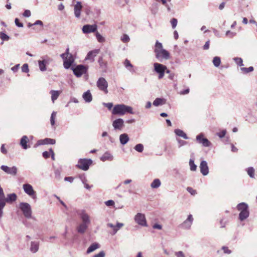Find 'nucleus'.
<instances>
[{
  "instance_id": "1",
  "label": "nucleus",
  "mask_w": 257,
  "mask_h": 257,
  "mask_svg": "<svg viewBox=\"0 0 257 257\" xmlns=\"http://www.w3.org/2000/svg\"><path fill=\"white\" fill-rule=\"evenodd\" d=\"M154 52L156 58L161 62L163 60H168L170 58L169 52L163 49L162 44L158 41L156 42Z\"/></svg>"
},
{
  "instance_id": "2",
  "label": "nucleus",
  "mask_w": 257,
  "mask_h": 257,
  "mask_svg": "<svg viewBox=\"0 0 257 257\" xmlns=\"http://www.w3.org/2000/svg\"><path fill=\"white\" fill-rule=\"evenodd\" d=\"M126 113L134 114L133 108L131 106L123 104L115 105L112 110L113 115H123Z\"/></svg>"
},
{
  "instance_id": "3",
  "label": "nucleus",
  "mask_w": 257,
  "mask_h": 257,
  "mask_svg": "<svg viewBox=\"0 0 257 257\" xmlns=\"http://www.w3.org/2000/svg\"><path fill=\"white\" fill-rule=\"evenodd\" d=\"M17 198V195L15 193L9 194L7 195V198H5L3 190L0 187V211H3L6 202L12 203L16 200Z\"/></svg>"
},
{
  "instance_id": "4",
  "label": "nucleus",
  "mask_w": 257,
  "mask_h": 257,
  "mask_svg": "<svg viewBox=\"0 0 257 257\" xmlns=\"http://www.w3.org/2000/svg\"><path fill=\"white\" fill-rule=\"evenodd\" d=\"M237 209L240 211L239 219L240 221H243L248 217L249 212L247 204L244 202L240 203L237 205Z\"/></svg>"
},
{
  "instance_id": "5",
  "label": "nucleus",
  "mask_w": 257,
  "mask_h": 257,
  "mask_svg": "<svg viewBox=\"0 0 257 257\" xmlns=\"http://www.w3.org/2000/svg\"><path fill=\"white\" fill-rule=\"evenodd\" d=\"M19 208L23 212L25 217L31 218L32 217V209L30 205L26 202H22L19 204Z\"/></svg>"
},
{
  "instance_id": "6",
  "label": "nucleus",
  "mask_w": 257,
  "mask_h": 257,
  "mask_svg": "<svg viewBox=\"0 0 257 257\" xmlns=\"http://www.w3.org/2000/svg\"><path fill=\"white\" fill-rule=\"evenodd\" d=\"M154 71L158 74V78L159 79H162L164 75L165 71L166 70V66L159 63H154Z\"/></svg>"
},
{
  "instance_id": "7",
  "label": "nucleus",
  "mask_w": 257,
  "mask_h": 257,
  "mask_svg": "<svg viewBox=\"0 0 257 257\" xmlns=\"http://www.w3.org/2000/svg\"><path fill=\"white\" fill-rule=\"evenodd\" d=\"M71 69L76 77H80L87 72L88 67L83 65H78L75 67H72Z\"/></svg>"
},
{
  "instance_id": "8",
  "label": "nucleus",
  "mask_w": 257,
  "mask_h": 257,
  "mask_svg": "<svg viewBox=\"0 0 257 257\" xmlns=\"http://www.w3.org/2000/svg\"><path fill=\"white\" fill-rule=\"evenodd\" d=\"M96 85L98 89L105 94L108 93V83L103 77H100L96 82Z\"/></svg>"
},
{
  "instance_id": "9",
  "label": "nucleus",
  "mask_w": 257,
  "mask_h": 257,
  "mask_svg": "<svg viewBox=\"0 0 257 257\" xmlns=\"http://www.w3.org/2000/svg\"><path fill=\"white\" fill-rule=\"evenodd\" d=\"M136 223L142 226H148L145 215L141 213H138L134 217Z\"/></svg>"
},
{
  "instance_id": "10",
  "label": "nucleus",
  "mask_w": 257,
  "mask_h": 257,
  "mask_svg": "<svg viewBox=\"0 0 257 257\" xmlns=\"http://www.w3.org/2000/svg\"><path fill=\"white\" fill-rule=\"evenodd\" d=\"M92 163V161L91 159H80L78 161L77 166L79 168L84 171H87Z\"/></svg>"
},
{
  "instance_id": "11",
  "label": "nucleus",
  "mask_w": 257,
  "mask_h": 257,
  "mask_svg": "<svg viewBox=\"0 0 257 257\" xmlns=\"http://www.w3.org/2000/svg\"><path fill=\"white\" fill-rule=\"evenodd\" d=\"M24 192L32 199L36 198V192L34 190L33 186L29 184H24L23 185Z\"/></svg>"
},
{
  "instance_id": "12",
  "label": "nucleus",
  "mask_w": 257,
  "mask_h": 257,
  "mask_svg": "<svg viewBox=\"0 0 257 257\" xmlns=\"http://www.w3.org/2000/svg\"><path fill=\"white\" fill-rule=\"evenodd\" d=\"M1 169L5 172L6 174L12 176L16 175L18 171V169L16 166L10 167L6 165H2L1 167Z\"/></svg>"
},
{
  "instance_id": "13",
  "label": "nucleus",
  "mask_w": 257,
  "mask_h": 257,
  "mask_svg": "<svg viewBox=\"0 0 257 257\" xmlns=\"http://www.w3.org/2000/svg\"><path fill=\"white\" fill-rule=\"evenodd\" d=\"M82 222L88 225L91 223V219L90 216L84 210H81L78 213Z\"/></svg>"
},
{
  "instance_id": "14",
  "label": "nucleus",
  "mask_w": 257,
  "mask_h": 257,
  "mask_svg": "<svg viewBox=\"0 0 257 257\" xmlns=\"http://www.w3.org/2000/svg\"><path fill=\"white\" fill-rule=\"evenodd\" d=\"M63 60V66L64 67L68 69L70 68L74 62V58L73 55H69V56H65L62 58Z\"/></svg>"
},
{
  "instance_id": "15",
  "label": "nucleus",
  "mask_w": 257,
  "mask_h": 257,
  "mask_svg": "<svg viewBox=\"0 0 257 257\" xmlns=\"http://www.w3.org/2000/svg\"><path fill=\"white\" fill-rule=\"evenodd\" d=\"M196 141L198 143L202 144L205 147H209L211 145L210 142L206 138H204V135L202 133L196 136Z\"/></svg>"
},
{
  "instance_id": "16",
  "label": "nucleus",
  "mask_w": 257,
  "mask_h": 257,
  "mask_svg": "<svg viewBox=\"0 0 257 257\" xmlns=\"http://www.w3.org/2000/svg\"><path fill=\"white\" fill-rule=\"evenodd\" d=\"M193 221V216L191 214H189L187 218L181 224V227L185 229H189L191 227Z\"/></svg>"
},
{
  "instance_id": "17",
  "label": "nucleus",
  "mask_w": 257,
  "mask_h": 257,
  "mask_svg": "<svg viewBox=\"0 0 257 257\" xmlns=\"http://www.w3.org/2000/svg\"><path fill=\"white\" fill-rule=\"evenodd\" d=\"M96 30L97 26L96 25H86L82 28V31L85 34L94 32Z\"/></svg>"
},
{
  "instance_id": "18",
  "label": "nucleus",
  "mask_w": 257,
  "mask_h": 257,
  "mask_svg": "<svg viewBox=\"0 0 257 257\" xmlns=\"http://www.w3.org/2000/svg\"><path fill=\"white\" fill-rule=\"evenodd\" d=\"M200 172L203 175L206 176L209 173L208 167L207 163L205 161H202L200 164Z\"/></svg>"
},
{
  "instance_id": "19",
  "label": "nucleus",
  "mask_w": 257,
  "mask_h": 257,
  "mask_svg": "<svg viewBox=\"0 0 257 257\" xmlns=\"http://www.w3.org/2000/svg\"><path fill=\"white\" fill-rule=\"evenodd\" d=\"M82 9L81 3L77 2L74 7V15L77 18H79L81 15V12Z\"/></svg>"
},
{
  "instance_id": "20",
  "label": "nucleus",
  "mask_w": 257,
  "mask_h": 257,
  "mask_svg": "<svg viewBox=\"0 0 257 257\" xmlns=\"http://www.w3.org/2000/svg\"><path fill=\"white\" fill-rule=\"evenodd\" d=\"M124 121L121 118H117L112 122V126L115 130H121L123 126Z\"/></svg>"
},
{
  "instance_id": "21",
  "label": "nucleus",
  "mask_w": 257,
  "mask_h": 257,
  "mask_svg": "<svg viewBox=\"0 0 257 257\" xmlns=\"http://www.w3.org/2000/svg\"><path fill=\"white\" fill-rule=\"evenodd\" d=\"M56 143V141L54 139L50 138H46L43 140H40L37 142V145L38 146L51 144L54 145Z\"/></svg>"
},
{
  "instance_id": "22",
  "label": "nucleus",
  "mask_w": 257,
  "mask_h": 257,
  "mask_svg": "<svg viewBox=\"0 0 257 257\" xmlns=\"http://www.w3.org/2000/svg\"><path fill=\"white\" fill-rule=\"evenodd\" d=\"M29 139L26 136H24L21 139L20 145L24 149L26 150L30 148V146L27 145Z\"/></svg>"
},
{
  "instance_id": "23",
  "label": "nucleus",
  "mask_w": 257,
  "mask_h": 257,
  "mask_svg": "<svg viewBox=\"0 0 257 257\" xmlns=\"http://www.w3.org/2000/svg\"><path fill=\"white\" fill-rule=\"evenodd\" d=\"M82 97L85 101L87 103L90 102L92 100V95L89 90L83 94Z\"/></svg>"
},
{
  "instance_id": "24",
  "label": "nucleus",
  "mask_w": 257,
  "mask_h": 257,
  "mask_svg": "<svg viewBox=\"0 0 257 257\" xmlns=\"http://www.w3.org/2000/svg\"><path fill=\"white\" fill-rule=\"evenodd\" d=\"M89 225L83 223H81L77 227V231L81 234L85 232Z\"/></svg>"
},
{
  "instance_id": "25",
  "label": "nucleus",
  "mask_w": 257,
  "mask_h": 257,
  "mask_svg": "<svg viewBox=\"0 0 257 257\" xmlns=\"http://www.w3.org/2000/svg\"><path fill=\"white\" fill-rule=\"evenodd\" d=\"M50 93L51 95V100L53 103H54L55 101L57 100L59 95L61 94L60 91L52 90L50 91Z\"/></svg>"
},
{
  "instance_id": "26",
  "label": "nucleus",
  "mask_w": 257,
  "mask_h": 257,
  "mask_svg": "<svg viewBox=\"0 0 257 257\" xmlns=\"http://www.w3.org/2000/svg\"><path fill=\"white\" fill-rule=\"evenodd\" d=\"M113 159V156L109 152H105L100 158V160L105 162L106 161H112Z\"/></svg>"
},
{
  "instance_id": "27",
  "label": "nucleus",
  "mask_w": 257,
  "mask_h": 257,
  "mask_svg": "<svg viewBox=\"0 0 257 257\" xmlns=\"http://www.w3.org/2000/svg\"><path fill=\"white\" fill-rule=\"evenodd\" d=\"M129 141V137L127 134L124 133L119 136V141L121 145H125Z\"/></svg>"
},
{
  "instance_id": "28",
  "label": "nucleus",
  "mask_w": 257,
  "mask_h": 257,
  "mask_svg": "<svg viewBox=\"0 0 257 257\" xmlns=\"http://www.w3.org/2000/svg\"><path fill=\"white\" fill-rule=\"evenodd\" d=\"M100 247V245L96 242L93 243L90 246L87 248L86 253L87 254H89L91 252H93L96 249L99 248Z\"/></svg>"
},
{
  "instance_id": "29",
  "label": "nucleus",
  "mask_w": 257,
  "mask_h": 257,
  "mask_svg": "<svg viewBox=\"0 0 257 257\" xmlns=\"http://www.w3.org/2000/svg\"><path fill=\"white\" fill-rule=\"evenodd\" d=\"M97 52L96 51H90L85 57L86 60H89L91 62H93L94 57L96 56Z\"/></svg>"
},
{
  "instance_id": "30",
  "label": "nucleus",
  "mask_w": 257,
  "mask_h": 257,
  "mask_svg": "<svg viewBox=\"0 0 257 257\" xmlns=\"http://www.w3.org/2000/svg\"><path fill=\"white\" fill-rule=\"evenodd\" d=\"M39 243L37 241H32L31 243L30 250L35 253L38 251L39 249Z\"/></svg>"
},
{
  "instance_id": "31",
  "label": "nucleus",
  "mask_w": 257,
  "mask_h": 257,
  "mask_svg": "<svg viewBox=\"0 0 257 257\" xmlns=\"http://www.w3.org/2000/svg\"><path fill=\"white\" fill-rule=\"evenodd\" d=\"M174 132L175 134L180 137L183 138L184 139H188V138L187 137L186 134L181 130L180 129H176L174 131Z\"/></svg>"
},
{
  "instance_id": "32",
  "label": "nucleus",
  "mask_w": 257,
  "mask_h": 257,
  "mask_svg": "<svg viewBox=\"0 0 257 257\" xmlns=\"http://www.w3.org/2000/svg\"><path fill=\"white\" fill-rule=\"evenodd\" d=\"M161 184V181L159 179H155L151 184V187L152 188L156 189L159 188Z\"/></svg>"
},
{
  "instance_id": "33",
  "label": "nucleus",
  "mask_w": 257,
  "mask_h": 257,
  "mask_svg": "<svg viewBox=\"0 0 257 257\" xmlns=\"http://www.w3.org/2000/svg\"><path fill=\"white\" fill-rule=\"evenodd\" d=\"M246 171L247 172L248 175L251 178H254L255 170L253 167H248L246 169Z\"/></svg>"
},
{
  "instance_id": "34",
  "label": "nucleus",
  "mask_w": 257,
  "mask_h": 257,
  "mask_svg": "<svg viewBox=\"0 0 257 257\" xmlns=\"http://www.w3.org/2000/svg\"><path fill=\"white\" fill-rule=\"evenodd\" d=\"M57 112L56 111H53L51 117H50V123L52 126H54L55 124V119L56 117Z\"/></svg>"
},
{
  "instance_id": "35",
  "label": "nucleus",
  "mask_w": 257,
  "mask_h": 257,
  "mask_svg": "<svg viewBox=\"0 0 257 257\" xmlns=\"http://www.w3.org/2000/svg\"><path fill=\"white\" fill-rule=\"evenodd\" d=\"M212 62H213V65H214V66L217 67L220 64L221 60L219 57L216 56V57H214Z\"/></svg>"
},
{
  "instance_id": "36",
  "label": "nucleus",
  "mask_w": 257,
  "mask_h": 257,
  "mask_svg": "<svg viewBox=\"0 0 257 257\" xmlns=\"http://www.w3.org/2000/svg\"><path fill=\"white\" fill-rule=\"evenodd\" d=\"M38 65L39 69L41 71L46 70V65L42 60L38 61Z\"/></svg>"
},
{
  "instance_id": "37",
  "label": "nucleus",
  "mask_w": 257,
  "mask_h": 257,
  "mask_svg": "<svg viewBox=\"0 0 257 257\" xmlns=\"http://www.w3.org/2000/svg\"><path fill=\"white\" fill-rule=\"evenodd\" d=\"M241 71L243 73H248L249 72H252L253 70V67L252 66H250L248 68L241 67L240 68Z\"/></svg>"
},
{
  "instance_id": "38",
  "label": "nucleus",
  "mask_w": 257,
  "mask_h": 257,
  "mask_svg": "<svg viewBox=\"0 0 257 257\" xmlns=\"http://www.w3.org/2000/svg\"><path fill=\"white\" fill-rule=\"evenodd\" d=\"M134 149L136 151L142 153L144 150V146L142 144H138L135 146Z\"/></svg>"
},
{
  "instance_id": "39",
  "label": "nucleus",
  "mask_w": 257,
  "mask_h": 257,
  "mask_svg": "<svg viewBox=\"0 0 257 257\" xmlns=\"http://www.w3.org/2000/svg\"><path fill=\"white\" fill-rule=\"evenodd\" d=\"M163 104V99L160 98H156L153 102V105L158 106Z\"/></svg>"
},
{
  "instance_id": "40",
  "label": "nucleus",
  "mask_w": 257,
  "mask_h": 257,
  "mask_svg": "<svg viewBox=\"0 0 257 257\" xmlns=\"http://www.w3.org/2000/svg\"><path fill=\"white\" fill-rule=\"evenodd\" d=\"M189 166L190 167V170L192 171H195L196 170L197 166L194 164V161L192 159H190L189 161Z\"/></svg>"
},
{
  "instance_id": "41",
  "label": "nucleus",
  "mask_w": 257,
  "mask_h": 257,
  "mask_svg": "<svg viewBox=\"0 0 257 257\" xmlns=\"http://www.w3.org/2000/svg\"><path fill=\"white\" fill-rule=\"evenodd\" d=\"M124 65L128 70L131 71L133 68V65H132V64L131 63L130 61L128 60H125L124 62Z\"/></svg>"
},
{
  "instance_id": "42",
  "label": "nucleus",
  "mask_w": 257,
  "mask_h": 257,
  "mask_svg": "<svg viewBox=\"0 0 257 257\" xmlns=\"http://www.w3.org/2000/svg\"><path fill=\"white\" fill-rule=\"evenodd\" d=\"M233 60L238 65L240 66H243V61L241 58L235 57Z\"/></svg>"
},
{
  "instance_id": "43",
  "label": "nucleus",
  "mask_w": 257,
  "mask_h": 257,
  "mask_svg": "<svg viewBox=\"0 0 257 257\" xmlns=\"http://www.w3.org/2000/svg\"><path fill=\"white\" fill-rule=\"evenodd\" d=\"M96 37L99 42L102 43L105 41L104 38L98 32L96 34Z\"/></svg>"
},
{
  "instance_id": "44",
  "label": "nucleus",
  "mask_w": 257,
  "mask_h": 257,
  "mask_svg": "<svg viewBox=\"0 0 257 257\" xmlns=\"http://www.w3.org/2000/svg\"><path fill=\"white\" fill-rule=\"evenodd\" d=\"M0 38L3 41H8L9 40L10 37L5 33L3 32H1Z\"/></svg>"
},
{
  "instance_id": "45",
  "label": "nucleus",
  "mask_w": 257,
  "mask_h": 257,
  "mask_svg": "<svg viewBox=\"0 0 257 257\" xmlns=\"http://www.w3.org/2000/svg\"><path fill=\"white\" fill-rule=\"evenodd\" d=\"M130 37L129 36L126 34H123L122 36L121 37V40L123 43H127L130 41Z\"/></svg>"
},
{
  "instance_id": "46",
  "label": "nucleus",
  "mask_w": 257,
  "mask_h": 257,
  "mask_svg": "<svg viewBox=\"0 0 257 257\" xmlns=\"http://www.w3.org/2000/svg\"><path fill=\"white\" fill-rule=\"evenodd\" d=\"M226 133V131L225 130H223L220 132L217 133L216 135H217L220 138H223Z\"/></svg>"
},
{
  "instance_id": "47",
  "label": "nucleus",
  "mask_w": 257,
  "mask_h": 257,
  "mask_svg": "<svg viewBox=\"0 0 257 257\" xmlns=\"http://www.w3.org/2000/svg\"><path fill=\"white\" fill-rule=\"evenodd\" d=\"M29 66L27 64H24L22 67V71L23 72L27 73L29 72Z\"/></svg>"
},
{
  "instance_id": "48",
  "label": "nucleus",
  "mask_w": 257,
  "mask_h": 257,
  "mask_svg": "<svg viewBox=\"0 0 257 257\" xmlns=\"http://www.w3.org/2000/svg\"><path fill=\"white\" fill-rule=\"evenodd\" d=\"M107 226L113 229V234H115L117 232V229H116V226H115V225L111 223H109L107 224Z\"/></svg>"
},
{
  "instance_id": "49",
  "label": "nucleus",
  "mask_w": 257,
  "mask_h": 257,
  "mask_svg": "<svg viewBox=\"0 0 257 257\" xmlns=\"http://www.w3.org/2000/svg\"><path fill=\"white\" fill-rule=\"evenodd\" d=\"M127 2L128 0H116V4L120 6H124L125 4H127Z\"/></svg>"
},
{
  "instance_id": "50",
  "label": "nucleus",
  "mask_w": 257,
  "mask_h": 257,
  "mask_svg": "<svg viewBox=\"0 0 257 257\" xmlns=\"http://www.w3.org/2000/svg\"><path fill=\"white\" fill-rule=\"evenodd\" d=\"M69 55H72V54H71L69 53V48H67L66 50V52L64 53L61 54L60 57L61 58H63L64 57H65V56H69Z\"/></svg>"
},
{
  "instance_id": "51",
  "label": "nucleus",
  "mask_w": 257,
  "mask_h": 257,
  "mask_svg": "<svg viewBox=\"0 0 257 257\" xmlns=\"http://www.w3.org/2000/svg\"><path fill=\"white\" fill-rule=\"evenodd\" d=\"M157 1L158 2H161L162 3V4L165 5L167 8V9L169 11H170V7L168 6L167 3V2H170L171 1V0H157Z\"/></svg>"
},
{
  "instance_id": "52",
  "label": "nucleus",
  "mask_w": 257,
  "mask_h": 257,
  "mask_svg": "<svg viewBox=\"0 0 257 257\" xmlns=\"http://www.w3.org/2000/svg\"><path fill=\"white\" fill-rule=\"evenodd\" d=\"M177 20L175 18H173L171 21V23L173 29L175 28L177 25Z\"/></svg>"
},
{
  "instance_id": "53",
  "label": "nucleus",
  "mask_w": 257,
  "mask_h": 257,
  "mask_svg": "<svg viewBox=\"0 0 257 257\" xmlns=\"http://www.w3.org/2000/svg\"><path fill=\"white\" fill-rule=\"evenodd\" d=\"M177 142L178 144H179V147H181L183 146L186 145L187 144V142L186 141H184L183 140H180V139H177Z\"/></svg>"
},
{
  "instance_id": "54",
  "label": "nucleus",
  "mask_w": 257,
  "mask_h": 257,
  "mask_svg": "<svg viewBox=\"0 0 257 257\" xmlns=\"http://www.w3.org/2000/svg\"><path fill=\"white\" fill-rule=\"evenodd\" d=\"M31 13L30 10H25L24 12L23 15L25 17H30L31 16Z\"/></svg>"
},
{
  "instance_id": "55",
  "label": "nucleus",
  "mask_w": 257,
  "mask_h": 257,
  "mask_svg": "<svg viewBox=\"0 0 257 257\" xmlns=\"http://www.w3.org/2000/svg\"><path fill=\"white\" fill-rule=\"evenodd\" d=\"M105 253L104 251H101L98 254H95L93 257H104Z\"/></svg>"
},
{
  "instance_id": "56",
  "label": "nucleus",
  "mask_w": 257,
  "mask_h": 257,
  "mask_svg": "<svg viewBox=\"0 0 257 257\" xmlns=\"http://www.w3.org/2000/svg\"><path fill=\"white\" fill-rule=\"evenodd\" d=\"M107 206H111L114 205V202L113 200H109L105 202Z\"/></svg>"
},
{
  "instance_id": "57",
  "label": "nucleus",
  "mask_w": 257,
  "mask_h": 257,
  "mask_svg": "<svg viewBox=\"0 0 257 257\" xmlns=\"http://www.w3.org/2000/svg\"><path fill=\"white\" fill-rule=\"evenodd\" d=\"M175 255L177 257H185L184 253L182 251L176 252Z\"/></svg>"
},
{
  "instance_id": "58",
  "label": "nucleus",
  "mask_w": 257,
  "mask_h": 257,
  "mask_svg": "<svg viewBox=\"0 0 257 257\" xmlns=\"http://www.w3.org/2000/svg\"><path fill=\"white\" fill-rule=\"evenodd\" d=\"M15 22L16 25L18 27H23V23L19 22V20L18 18L15 19Z\"/></svg>"
},
{
  "instance_id": "59",
  "label": "nucleus",
  "mask_w": 257,
  "mask_h": 257,
  "mask_svg": "<svg viewBox=\"0 0 257 257\" xmlns=\"http://www.w3.org/2000/svg\"><path fill=\"white\" fill-rule=\"evenodd\" d=\"M222 249L225 253L230 254L231 253V251L227 247L223 246Z\"/></svg>"
},
{
  "instance_id": "60",
  "label": "nucleus",
  "mask_w": 257,
  "mask_h": 257,
  "mask_svg": "<svg viewBox=\"0 0 257 257\" xmlns=\"http://www.w3.org/2000/svg\"><path fill=\"white\" fill-rule=\"evenodd\" d=\"M103 104L109 110L111 109L113 106L112 103H103Z\"/></svg>"
},
{
  "instance_id": "61",
  "label": "nucleus",
  "mask_w": 257,
  "mask_h": 257,
  "mask_svg": "<svg viewBox=\"0 0 257 257\" xmlns=\"http://www.w3.org/2000/svg\"><path fill=\"white\" fill-rule=\"evenodd\" d=\"M190 90L189 88H187L184 90L181 91L179 94L181 95H185L189 93Z\"/></svg>"
},
{
  "instance_id": "62",
  "label": "nucleus",
  "mask_w": 257,
  "mask_h": 257,
  "mask_svg": "<svg viewBox=\"0 0 257 257\" xmlns=\"http://www.w3.org/2000/svg\"><path fill=\"white\" fill-rule=\"evenodd\" d=\"M42 61L47 65L49 64V63L51 61V59L47 57L45 59H44Z\"/></svg>"
},
{
  "instance_id": "63",
  "label": "nucleus",
  "mask_w": 257,
  "mask_h": 257,
  "mask_svg": "<svg viewBox=\"0 0 257 257\" xmlns=\"http://www.w3.org/2000/svg\"><path fill=\"white\" fill-rule=\"evenodd\" d=\"M187 190L192 195H195L196 194V191L193 189L191 187H188L187 189Z\"/></svg>"
},
{
  "instance_id": "64",
  "label": "nucleus",
  "mask_w": 257,
  "mask_h": 257,
  "mask_svg": "<svg viewBox=\"0 0 257 257\" xmlns=\"http://www.w3.org/2000/svg\"><path fill=\"white\" fill-rule=\"evenodd\" d=\"M19 67H20V64H17L15 66L12 67L11 70L14 72H16L18 71V70L19 69Z\"/></svg>"
}]
</instances>
